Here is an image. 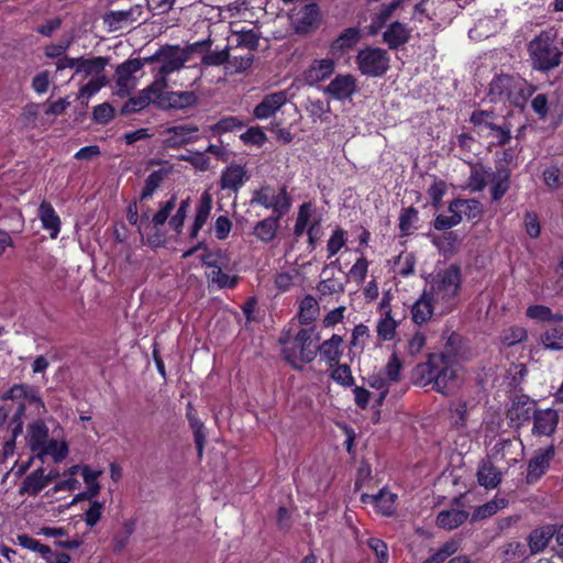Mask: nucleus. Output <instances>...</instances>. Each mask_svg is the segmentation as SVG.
I'll return each instance as SVG.
<instances>
[{"instance_id":"f257e3e1","label":"nucleus","mask_w":563,"mask_h":563,"mask_svg":"<svg viewBox=\"0 0 563 563\" xmlns=\"http://www.w3.org/2000/svg\"><path fill=\"white\" fill-rule=\"evenodd\" d=\"M418 374L423 386L432 385V389L444 396L455 394L463 380L462 367L449 351L431 354L418 366Z\"/></svg>"},{"instance_id":"f03ea898","label":"nucleus","mask_w":563,"mask_h":563,"mask_svg":"<svg viewBox=\"0 0 563 563\" xmlns=\"http://www.w3.org/2000/svg\"><path fill=\"white\" fill-rule=\"evenodd\" d=\"M461 284V269L452 264L431 274L423 290L440 307V314H444L454 307Z\"/></svg>"},{"instance_id":"7ed1b4c3","label":"nucleus","mask_w":563,"mask_h":563,"mask_svg":"<svg viewBox=\"0 0 563 563\" xmlns=\"http://www.w3.org/2000/svg\"><path fill=\"white\" fill-rule=\"evenodd\" d=\"M534 92V87L518 74L499 73L492 78L487 97L494 103L522 107Z\"/></svg>"},{"instance_id":"20e7f679","label":"nucleus","mask_w":563,"mask_h":563,"mask_svg":"<svg viewBox=\"0 0 563 563\" xmlns=\"http://www.w3.org/2000/svg\"><path fill=\"white\" fill-rule=\"evenodd\" d=\"M26 443L32 453L42 461L49 456L55 463H59L68 454L67 443L62 440L49 438L48 427L40 419L29 426Z\"/></svg>"},{"instance_id":"39448f33","label":"nucleus","mask_w":563,"mask_h":563,"mask_svg":"<svg viewBox=\"0 0 563 563\" xmlns=\"http://www.w3.org/2000/svg\"><path fill=\"white\" fill-rule=\"evenodd\" d=\"M470 122L479 137L490 140V146H505L511 141V123L493 111L475 110Z\"/></svg>"},{"instance_id":"423d86ee","label":"nucleus","mask_w":563,"mask_h":563,"mask_svg":"<svg viewBox=\"0 0 563 563\" xmlns=\"http://www.w3.org/2000/svg\"><path fill=\"white\" fill-rule=\"evenodd\" d=\"M319 334L314 328H305L298 331L290 346L282 351L286 362L295 369H301L303 363L312 362L317 356V342Z\"/></svg>"},{"instance_id":"0eeeda50","label":"nucleus","mask_w":563,"mask_h":563,"mask_svg":"<svg viewBox=\"0 0 563 563\" xmlns=\"http://www.w3.org/2000/svg\"><path fill=\"white\" fill-rule=\"evenodd\" d=\"M529 53L534 69L550 70L561 63L562 53L549 34L542 33L529 44Z\"/></svg>"},{"instance_id":"6e6552de","label":"nucleus","mask_w":563,"mask_h":563,"mask_svg":"<svg viewBox=\"0 0 563 563\" xmlns=\"http://www.w3.org/2000/svg\"><path fill=\"white\" fill-rule=\"evenodd\" d=\"M251 206H262L273 211L272 216L283 218L288 213L291 207V198L289 197L285 186L274 188L272 186H263L253 191L250 200Z\"/></svg>"},{"instance_id":"1a4fd4ad","label":"nucleus","mask_w":563,"mask_h":563,"mask_svg":"<svg viewBox=\"0 0 563 563\" xmlns=\"http://www.w3.org/2000/svg\"><path fill=\"white\" fill-rule=\"evenodd\" d=\"M388 53L378 47L361 49L355 58L358 70L369 77H380L389 68Z\"/></svg>"},{"instance_id":"9d476101","label":"nucleus","mask_w":563,"mask_h":563,"mask_svg":"<svg viewBox=\"0 0 563 563\" xmlns=\"http://www.w3.org/2000/svg\"><path fill=\"white\" fill-rule=\"evenodd\" d=\"M144 67V62L137 59H128L120 64L115 69V95L125 97L136 87L137 79L135 73Z\"/></svg>"},{"instance_id":"9b49d317","label":"nucleus","mask_w":563,"mask_h":563,"mask_svg":"<svg viewBox=\"0 0 563 563\" xmlns=\"http://www.w3.org/2000/svg\"><path fill=\"white\" fill-rule=\"evenodd\" d=\"M199 126L192 123L179 124L164 130V146L179 148L183 145L194 143L200 139Z\"/></svg>"},{"instance_id":"f8f14e48","label":"nucleus","mask_w":563,"mask_h":563,"mask_svg":"<svg viewBox=\"0 0 563 563\" xmlns=\"http://www.w3.org/2000/svg\"><path fill=\"white\" fill-rule=\"evenodd\" d=\"M292 84L287 90L276 91L266 95L262 101L254 108L253 114L258 120H265L273 117L289 99V91L294 89Z\"/></svg>"},{"instance_id":"ddd939ff","label":"nucleus","mask_w":563,"mask_h":563,"mask_svg":"<svg viewBox=\"0 0 563 563\" xmlns=\"http://www.w3.org/2000/svg\"><path fill=\"white\" fill-rule=\"evenodd\" d=\"M335 69V62L332 58L314 59L302 71L301 80L307 86H314L331 77Z\"/></svg>"},{"instance_id":"4468645a","label":"nucleus","mask_w":563,"mask_h":563,"mask_svg":"<svg viewBox=\"0 0 563 563\" xmlns=\"http://www.w3.org/2000/svg\"><path fill=\"white\" fill-rule=\"evenodd\" d=\"M320 23V11L316 3H308L299 8L292 16L296 33L307 34L314 31Z\"/></svg>"},{"instance_id":"2eb2a0df","label":"nucleus","mask_w":563,"mask_h":563,"mask_svg":"<svg viewBox=\"0 0 563 563\" xmlns=\"http://www.w3.org/2000/svg\"><path fill=\"white\" fill-rule=\"evenodd\" d=\"M189 55L186 49L179 46H164L161 59V66L156 74H159L167 78L168 75L175 73L184 67L188 60Z\"/></svg>"},{"instance_id":"dca6fc26","label":"nucleus","mask_w":563,"mask_h":563,"mask_svg":"<svg viewBox=\"0 0 563 563\" xmlns=\"http://www.w3.org/2000/svg\"><path fill=\"white\" fill-rule=\"evenodd\" d=\"M536 402L527 395H517L512 398L507 416L517 427L529 421L534 416Z\"/></svg>"},{"instance_id":"f3484780","label":"nucleus","mask_w":563,"mask_h":563,"mask_svg":"<svg viewBox=\"0 0 563 563\" xmlns=\"http://www.w3.org/2000/svg\"><path fill=\"white\" fill-rule=\"evenodd\" d=\"M355 90L356 80L352 75H338L323 88V92L335 100L350 99Z\"/></svg>"},{"instance_id":"a211bd4d","label":"nucleus","mask_w":563,"mask_h":563,"mask_svg":"<svg viewBox=\"0 0 563 563\" xmlns=\"http://www.w3.org/2000/svg\"><path fill=\"white\" fill-rule=\"evenodd\" d=\"M559 423V413L555 409H537L533 416L532 433L538 437H550Z\"/></svg>"},{"instance_id":"6ab92c4d","label":"nucleus","mask_w":563,"mask_h":563,"mask_svg":"<svg viewBox=\"0 0 563 563\" xmlns=\"http://www.w3.org/2000/svg\"><path fill=\"white\" fill-rule=\"evenodd\" d=\"M249 175L244 166L231 164L227 166L220 177V187L223 190L238 192L249 180Z\"/></svg>"},{"instance_id":"aec40b11","label":"nucleus","mask_w":563,"mask_h":563,"mask_svg":"<svg viewBox=\"0 0 563 563\" xmlns=\"http://www.w3.org/2000/svg\"><path fill=\"white\" fill-rule=\"evenodd\" d=\"M143 5L136 4L128 10L110 11L104 15V23L110 29L119 30L142 19Z\"/></svg>"},{"instance_id":"412c9836","label":"nucleus","mask_w":563,"mask_h":563,"mask_svg":"<svg viewBox=\"0 0 563 563\" xmlns=\"http://www.w3.org/2000/svg\"><path fill=\"white\" fill-rule=\"evenodd\" d=\"M380 319L377 322L376 332L380 340L390 341L394 339L397 328L396 320L391 317L389 299L384 297L379 303Z\"/></svg>"},{"instance_id":"4be33fe9","label":"nucleus","mask_w":563,"mask_h":563,"mask_svg":"<svg viewBox=\"0 0 563 563\" xmlns=\"http://www.w3.org/2000/svg\"><path fill=\"white\" fill-rule=\"evenodd\" d=\"M553 456V446H549L538 452L528 464L527 482L530 484L537 482L545 473Z\"/></svg>"},{"instance_id":"5701e85b","label":"nucleus","mask_w":563,"mask_h":563,"mask_svg":"<svg viewBox=\"0 0 563 563\" xmlns=\"http://www.w3.org/2000/svg\"><path fill=\"white\" fill-rule=\"evenodd\" d=\"M437 312L440 313V307L423 290L411 308L412 321L417 324L426 323Z\"/></svg>"},{"instance_id":"b1692460","label":"nucleus","mask_w":563,"mask_h":563,"mask_svg":"<svg viewBox=\"0 0 563 563\" xmlns=\"http://www.w3.org/2000/svg\"><path fill=\"white\" fill-rule=\"evenodd\" d=\"M109 64V58L96 56L91 58L79 57L76 75L84 78L96 79L97 77H107L104 68Z\"/></svg>"},{"instance_id":"393cba45","label":"nucleus","mask_w":563,"mask_h":563,"mask_svg":"<svg viewBox=\"0 0 563 563\" xmlns=\"http://www.w3.org/2000/svg\"><path fill=\"white\" fill-rule=\"evenodd\" d=\"M361 38V31L357 27L345 29L330 45V53L340 56L345 51L353 48Z\"/></svg>"},{"instance_id":"a878e982","label":"nucleus","mask_w":563,"mask_h":563,"mask_svg":"<svg viewBox=\"0 0 563 563\" xmlns=\"http://www.w3.org/2000/svg\"><path fill=\"white\" fill-rule=\"evenodd\" d=\"M25 413L24 404H20L19 407H16L10 422L9 428L11 430L12 438L8 440L3 446H2V453L4 457H8L10 455H13L14 449H15V439L22 433L23 430V421L22 417Z\"/></svg>"},{"instance_id":"bb28decb","label":"nucleus","mask_w":563,"mask_h":563,"mask_svg":"<svg viewBox=\"0 0 563 563\" xmlns=\"http://www.w3.org/2000/svg\"><path fill=\"white\" fill-rule=\"evenodd\" d=\"M488 183H490L492 199L500 200L510 188V170L503 167L492 172Z\"/></svg>"},{"instance_id":"cd10ccee","label":"nucleus","mask_w":563,"mask_h":563,"mask_svg":"<svg viewBox=\"0 0 563 563\" xmlns=\"http://www.w3.org/2000/svg\"><path fill=\"white\" fill-rule=\"evenodd\" d=\"M396 494L382 489L375 495L363 494L361 500L365 504H373L383 515H391L395 510Z\"/></svg>"},{"instance_id":"c85d7f7f","label":"nucleus","mask_w":563,"mask_h":563,"mask_svg":"<svg viewBox=\"0 0 563 563\" xmlns=\"http://www.w3.org/2000/svg\"><path fill=\"white\" fill-rule=\"evenodd\" d=\"M342 336L333 334L329 340H325L321 345L317 346V352H320V355L328 362L330 367L339 363L342 355Z\"/></svg>"},{"instance_id":"c756f323","label":"nucleus","mask_w":563,"mask_h":563,"mask_svg":"<svg viewBox=\"0 0 563 563\" xmlns=\"http://www.w3.org/2000/svg\"><path fill=\"white\" fill-rule=\"evenodd\" d=\"M212 210V199L208 192H203L196 209L195 220L190 228V238H197L199 231L206 224Z\"/></svg>"},{"instance_id":"7c9ffc66","label":"nucleus","mask_w":563,"mask_h":563,"mask_svg":"<svg viewBox=\"0 0 563 563\" xmlns=\"http://www.w3.org/2000/svg\"><path fill=\"white\" fill-rule=\"evenodd\" d=\"M554 534L555 526L553 525L543 526L532 530L529 536V548L531 553L537 554L542 552L548 547Z\"/></svg>"},{"instance_id":"2f4dec72","label":"nucleus","mask_w":563,"mask_h":563,"mask_svg":"<svg viewBox=\"0 0 563 563\" xmlns=\"http://www.w3.org/2000/svg\"><path fill=\"white\" fill-rule=\"evenodd\" d=\"M51 483V477L45 476L42 467L30 473L23 481L21 492L31 496H36L44 487Z\"/></svg>"},{"instance_id":"473e14b6","label":"nucleus","mask_w":563,"mask_h":563,"mask_svg":"<svg viewBox=\"0 0 563 563\" xmlns=\"http://www.w3.org/2000/svg\"><path fill=\"white\" fill-rule=\"evenodd\" d=\"M468 516V512L465 510H442L437 516V525L442 529L453 530L463 525L467 520Z\"/></svg>"},{"instance_id":"72a5a7b5","label":"nucleus","mask_w":563,"mask_h":563,"mask_svg":"<svg viewBox=\"0 0 563 563\" xmlns=\"http://www.w3.org/2000/svg\"><path fill=\"white\" fill-rule=\"evenodd\" d=\"M38 217L42 221L43 228L51 232V238H57L60 230V219L55 212L53 206L43 201L38 208Z\"/></svg>"},{"instance_id":"f704fd0d","label":"nucleus","mask_w":563,"mask_h":563,"mask_svg":"<svg viewBox=\"0 0 563 563\" xmlns=\"http://www.w3.org/2000/svg\"><path fill=\"white\" fill-rule=\"evenodd\" d=\"M410 36L409 30L400 22H394L384 32L383 38L389 48L395 49L405 44Z\"/></svg>"},{"instance_id":"c9c22d12","label":"nucleus","mask_w":563,"mask_h":563,"mask_svg":"<svg viewBox=\"0 0 563 563\" xmlns=\"http://www.w3.org/2000/svg\"><path fill=\"white\" fill-rule=\"evenodd\" d=\"M165 108L187 109L194 107L198 97L194 91H169L166 92Z\"/></svg>"},{"instance_id":"e433bc0d","label":"nucleus","mask_w":563,"mask_h":563,"mask_svg":"<svg viewBox=\"0 0 563 563\" xmlns=\"http://www.w3.org/2000/svg\"><path fill=\"white\" fill-rule=\"evenodd\" d=\"M478 484L487 489H493L501 482V473L490 462H483L477 470Z\"/></svg>"},{"instance_id":"4c0bfd02","label":"nucleus","mask_w":563,"mask_h":563,"mask_svg":"<svg viewBox=\"0 0 563 563\" xmlns=\"http://www.w3.org/2000/svg\"><path fill=\"white\" fill-rule=\"evenodd\" d=\"M167 87V78L159 74H155L154 81L143 90L151 98V103L165 108Z\"/></svg>"},{"instance_id":"58836bf2","label":"nucleus","mask_w":563,"mask_h":563,"mask_svg":"<svg viewBox=\"0 0 563 563\" xmlns=\"http://www.w3.org/2000/svg\"><path fill=\"white\" fill-rule=\"evenodd\" d=\"M280 219L277 216H271L258 221L254 227L255 236L265 243L273 241L279 228Z\"/></svg>"},{"instance_id":"ea45409f","label":"nucleus","mask_w":563,"mask_h":563,"mask_svg":"<svg viewBox=\"0 0 563 563\" xmlns=\"http://www.w3.org/2000/svg\"><path fill=\"white\" fill-rule=\"evenodd\" d=\"M450 212L462 213L470 220L476 219L481 216V203L474 199H455L449 206Z\"/></svg>"},{"instance_id":"a19ab883","label":"nucleus","mask_w":563,"mask_h":563,"mask_svg":"<svg viewBox=\"0 0 563 563\" xmlns=\"http://www.w3.org/2000/svg\"><path fill=\"white\" fill-rule=\"evenodd\" d=\"M492 172V168L486 167L484 165L472 166L471 175L467 181V187L472 191H482L488 184Z\"/></svg>"},{"instance_id":"79ce46f5","label":"nucleus","mask_w":563,"mask_h":563,"mask_svg":"<svg viewBox=\"0 0 563 563\" xmlns=\"http://www.w3.org/2000/svg\"><path fill=\"white\" fill-rule=\"evenodd\" d=\"M108 84L107 77H97L96 79H89L84 84L77 95L78 101L87 107L89 99L100 91L102 87Z\"/></svg>"},{"instance_id":"37998d69","label":"nucleus","mask_w":563,"mask_h":563,"mask_svg":"<svg viewBox=\"0 0 563 563\" xmlns=\"http://www.w3.org/2000/svg\"><path fill=\"white\" fill-rule=\"evenodd\" d=\"M101 471H92L88 466H85L81 471V476L87 484L88 490L86 493L79 494L77 499L80 498H90L95 497L99 494L100 485L97 478L100 476Z\"/></svg>"},{"instance_id":"c03bdc74","label":"nucleus","mask_w":563,"mask_h":563,"mask_svg":"<svg viewBox=\"0 0 563 563\" xmlns=\"http://www.w3.org/2000/svg\"><path fill=\"white\" fill-rule=\"evenodd\" d=\"M319 307L317 300L312 296H306L300 302L299 321L302 324H309L318 314Z\"/></svg>"},{"instance_id":"a18cd8bd","label":"nucleus","mask_w":563,"mask_h":563,"mask_svg":"<svg viewBox=\"0 0 563 563\" xmlns=\"http://www.w3.org/2000/svg\"><path fill=\"white\" fill-rule=\"evenodd\" d=\"M151 103V98L144 92V90H140L139 93L134 97H131L121 108V114L126 115L130 113H136L148 107Z\"/></svg>"},{"instance_id":"49530a36","label":"nucleus","mask_w":563,"mask_h":563,"mask_svg":"<svg viewBox=\"0 0 563 563\" xmlns=\"http://www.w3.org/2000/svg\"><path fill=\"white\" fill-rule=\"evenodd\" d=\"M208 280L218 288H233L236 285V277L222 271V265L207 273Z\"/></svg>"},{"instance_id":"de8ad7c7","label":"nucleus","mask_w":563,"mask_h":563,"mask_svg":"<svg viewBox=\"0 0 563 563\" xmlns=\"http://www.w3.org/2000/svg\"><path fill=\"white\" fill-rule=\"evenodd\" d=\"M542 343L550 350H563V327H549L542 335Z\"/></svg>"},{"instance_id":"09e8293b","label":"nucleus","mask_w":563,"mask_h":563,"mask_svg":"<svg viewBox=\"0 0 563 563\" xmlns=\"http://www.w3.org/2000/svg\"><path fill=\"white\" fill-rule=\"evenodd\" d=\"M346 244V232L336 228L327 243L328 258L338 254Z\"/></svg>"},{"instance_id":"8fccbe9b","label":"nucleus","mask_w":563,"mask_h":563,"mask_svg":"<svg viewBox=\"0 0 563 563\" xmlns=\"http://www.w3.org/2000/svg\"><path fill=\"white\" fill-rule=\"evenodd\" d=\"M311 213H312V206L310 202H305L300 206L298 214H297L295 228H294V234L297 238H299L303 234V232L307 228V224L311 218Z\"/></svg>"},{"instance_id":"3c124183","label":"nucleus","mask_w":563,"mask_h":563,"mask_svg":"<svg viewBox=\"0 0 563 563\" xmlns=\"http://www.w3.org/2000/svg\"><path fill=\"white\" fill-rule=\"evenodd\" d=\"M331 372V377L338 384L350 387L354 383V378L352 376V372L349 365L346 364H335Z\"/></svg>"},{"instance_id":"603ef678","label":"nucleus","mask_w":563,"mask_h":563,"mask_svg":"<svg viewBox=\"0 0 563 563\" xmlns=\"http://www.w3.org/2000/svg\"><path fill=\"white\" fill-rule=\"evenodd\" d=\"M33 386L26 385V384H15L13 385L8 391H5L2 395V400H13L18 401V407L20 404L25 405V398L29 395V391L32 389Z\"/></svg>"},{"instance_id":"864d4df0","label":"nucleus","mask_w":563,"mask_h":563,"mask_svg":"<svg viewBox=\"0 0 563 563\" xmlns=\"http://www.w3.org/2000/svg\"><path fill=\"white\" fill-rule=\"evenodd\" d=\"M306 110L314 122L317 119H322L325 113L330 112V104L321 99L309 98L306 103Z\"/></svg>"},{"instance_id":"5fc2aeb1","label":"nucleus","mask_w":563,"mask_h":563,"mask_svg":"<svg viewBox=\"0 0 563 563\" xmlns=\"http://www.w3.org/2000/svg\"><path fill=\"white\" fill-rule=\"evenodd\" d=\"M317 289L321 296H332L342 294L344 291V285L340 279L325 278L318 284Z\"/></svg>"},{"instance_id":"6e6d98bb","label":"nucleus","mask_w":563,"mask_h":563,"mask_svg":"<svg viewBox=\"0 0 563 563\" xmlns=\"http://www.w3.org/2000/svg\"><path fill=\"white\" fill-rule=\"evenodd\" d=\"M367 271L368 261L365 257L361 256L350 268L347 277L357 284H362L366 278Z\"/></svg>"},{"instance_id":"4d7b16f0","label":"nucleus","mask_w":563,"mask_h":563,"mask_svg":"<svg viewBox=\"0 0 563 563\" xmlns=\"http://www.w3.org/2000/svg\"><path fill=\"white\" fill-rule=\"evenodd\" d=\"M162 180L163 176L161 170H155L151 173L145 179V184L141 192L140 199L145 200L152 197L155 190L161 186Z\"/></svg>"},{"instance_id":"13d9d810","label":"nucleus","mask_w":563,"mask_h":563,"mask_svg":"<svg viewBox=\"0 0 563 563\" xmlns=\"http://www.w3.org/2000/svg\"><path fill=\"white\" fill-rule=\"evenodd\" d=\"M399 4L400 0H397L382 7L372 24L373 33L384 25V23L390 18L391 13L399 7Z\"/></svg>"},{"instance_id":"bf43d9fd","label":"nucleus","mask_w":563,"mask_h":563,"mask_svg":"<svg viewBox=\"0 0 563 563\" xmlns=\"http://www.w3.org/2000/svg\"><path fill=\"white\" fill-rule=\"evenodd\" d=\"M176 207V196H172L169 200H167L165 203L162 205L161 209L154 214L152 222L154 227H161L163 225L168 217L170 216V212Z\"/></svg>"},{"instance_id":"052dcab7","label":"nucleus","mask_w":563,"mask_h":563,"mask_svg":"<svg viewBox=\"0 0 563 563\" xmlns=\"http://www.w3.org/2000/svg\"><path fill=\"white\" fill-rule=\"evenodd\" d=\"M188 209H189V198L183 200L179 203V207H178L176 213L170 218L169 227L173 230H175L176 232H180V230L184 225L185 219L187 217Z\"/></svg>"},{"instance_id":"680f3d73","label":"nucleus","mask_w":563,"mask_h":563,"mask_svg":"<svg viewBox=\"0 0 563 563\" xmlns=\"http://www.w3.org/2000/svg\"><path fill=\"white\" fill-rule=\"evenodd\" d=\"M417 220L418 211L413 207L406 208L399 217V229L402 234H408Z\"/></svg>"},{"instance_id":"e2e57ef3","label":"nucleus","mask_w":563,"mask_h":563,"mask_svg":"<svg viewBox=\"0 0 563 563\" xmlns=\"http://www.w3.org/2000/svg\"><path fill=\"white\" fill-rule=\"evenodd\" d=\"M229 57V49L224 48L221 51L209 52L202 57L201 63L205 66H220L228 62Z\"/></svg>"},{"instance_id":"0e129e2a","label":"nucleus","mask_w":563,"mask_h":563,"mask_svg":"<svg viewBox=\"0 0 563 563\" xmlns=\"http://www.w3.org/2000/svg\"><path fill=\"white\" fill-rule=\"evenodd\" d=\"M241 140L246 144L262 146L266 141V135L258 126H252L241 134Z\"/></svg>"},{"instance_id":"69168bd1","label":"nucleus","mask_w":563,"mask_h":563,"mask_svg":"<svg viewBox=\"0 0 563 563\" xmlns=\"http://www.w3.org/2000/svg\"><path fill=\"white\" fill-rule=\"evenodd\" d=\"M451 213V216L439 214L434 220V228L442 231L457 225L462 221V216L456 211Z\"/></svg>"},{"instance_id":"338daca9","label":"nucleus","mask_w":563,"mask_h":563,"mask_svg":"<svg viewBox=\"0 0 563 563\" xmlns=\"http://www.w3.org/2000/svg\"><path fill=\"white\" fill-rule=\"evenodd\" d=\"M367 545L371 550H373L379 563L388 562V548L383 540L371 538L367 541Z\"/></svg>"},{"instance_id":"774afa93","label":"nucleus","mask_w":563,"mask_h":563,"mask_svg":"<svg viewBox=\"0 0 563 563\" xmlns=\"http://www.w3.org/2000/svg\"><path fill=\"white\" fill-rule=\"evenodd\" d=\"M113 114L114 109L108 102L97 106L92 113L95 122L100 124L108 123L113 118Z\"/></svg>"}]
</instances>
